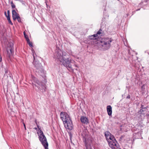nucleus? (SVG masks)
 I'll return each instance as SVG.
<instances>
[{"instance_id":"f257e3e1","label":"nucleus","mask_w":149,"mask_h":149,"mask_svg":"<svg viewBox=\"0 0 149 149\" xmlns=\"http://www.w3.org/2000/svg\"><path fill=\"white\" fill-rule=\"evenodd\" d=\"M65 53H63L61 50L58 49L55 53L54 58L61 62L68 70L72 71L74 69L77 70L76 68L78 67L76 65L75 61L67 57L64 54Z\"/></svg>"},{"instance_id":"f03ea898","label":"nucleus","mask_w":149,"mask_h":149,"mask_svg":"<svg viewBox=\"0 0 149 149\" xmlns=\"http://www.w3.org/2000/svg\"><path fill=\"white\" fill-rule=\"evenodd\" d=\"M38 134L39 136V140L45 148V149H48V144L43 132L39 130L38 132Z\"/></svg>"},{"instance_id":"7ed1b4c3","label":"nucleus","mask_w":149,"mask_h":149,"mask_svg":"<svg viewBox=\"0 0 149 149\" xmlns=\"http://www.w3.org/2000/svg\"><path fill=\"white\" fill-rule=\"evenodd\" d=\"M111 40L109 38H104L102 39L101 41V45L102 48L104 50L109 49L110 47V43Z\"/></svg>"},{"instance_id":"20e7f679","label":"nucleus","mask_w":149,"mask_h":149,"mask_svg":"<svg viewBox=\"0 0 149 149\" xmlns=\"http://www.w3.org/2000/svg\"><path fill=\"white\" fill-rule=\"evenodd\" d=\"M33 79V82H32V84L33 88L36 90H38L41 89V87L42 88V83L40 82L36 78H34Z\"/></svg>"},{"instance_id":"39448f33","label":"nucleus","mask_w":149,"mask_h":149,"mask_svg":"<svg viewBox=\"0 0 149 149\" xmlns=\"http://www.w3.org/2000/svg\"><path fill=\"white\" fill-rule=\"evenodd\" d=\"M61 118L64 122H66L70 120L69 115L66 113L61 112L60 114Z\"/></svg>"},{"instance_id":"423d86ee","label":"nucleus","mask_w":149,"mask_h":149,"mask_svg":"<svg viewBox=\"0 0 149 149\" xmlns=\"http://www.w3.org/2000/svg\"><path fill=\"white\" fill-rule=\"evenodd\" d=\"M104 134L106 140L108 143L115 138L114 136L108 131H106L105 132Z\"/></svg>"},{"instance_id":"0eeeda50","label":"nucleus","mask_w":149,"mask_h":149,"mask_svg":"<svg viewBox=\"0 0 149 149\" xmlns=\"http://www.w3.org/2000/svg\"><path fill=\"white\" fill-rule=\"evenodd\" d=\"M109 146L112 149H115L116 147H117L118 143L115 138L110 141L108 143Z\"/></svg>"},{"instance_id":"6e6552de","label":"nucleus","mask_w":149,"mask_h":149,"mask_svg":"<svg viewBox=\"0 0 149 149\" xmlns=\"http://www.w3.org/2000/svg\"><path fill=\"white\" fill-rule=\"evenodd\" d=\"M13 44L12 43L10 44V47H8L7 48V52L8 55L9 57L12 56L13 54L14 48L13 47Z\"/></svg>"},{"instance_id":"1a4fd4ad","label":"nucleus","mask_w":149,"mask_h":149,"mask_svg":"<svg viewBox=\"0 0 149 149\" xmlns=\"http://www.w3.org/2000/svg\"><path fill=\"white\" fill-rule=\"evenodd\" d=\"M64 124L65 127L66 129L70 130H72L73 125L71 120L66 122H64Z\"/></svg>"},{"instance_id":"9d476101","label":"nucleus","mask_w":149,"mask_h":149,"mask_svg":"<svg viewBox=\"0 0 149 149\" xmlns=\"http://www.w3.org/2000/svg\"><path fill=\"white\" fill-rule=\"evenodd\" d=\"M31 51L33 54V56L34 59L33 64L35 65V66L38 70H40V71H41L42 69L41 68L40 64L38 63H36L35 62V56L34 55V53L35 52L34 51V50L33 49H32Z\"/></svg>"},{"instance_id":"9b49d317","label":"nucleus","mask_w":149,"mask_h":149,"mask_svg":"<svg viewBox=\"0 0 149 149\" xmlns=\"http://www.w3.org/2000/svg\"><path fill=\"white\" fill-rule=\"evenodd\" d=\"M81 122L84 124H87L88 123V121L87 118L84 116H81L80 118Z\"/></svg>"},{"instance_id":"f8f14e48","label":"nucleus","mask_w":149,"mask_h":149,"mask_svg":"<svg viewBox=\"0 0 149 149\" xmlns=\"http://www.w3.org/2000/svg\"><path fill=\"white\" fill-rule=\"evenodd\" d=\"M12 17L14 20H15L17 17H19V15L16 13V11L14 10H12Z\"/></svg>"},{"instance_id":"ddd939ff","label":"nucleus","mask_w":149,"mask_h":149,"mask_svg":"<svg viewBox=\"0 0 149 149\" xmlns=\"http://www.w3.org/2000/svg\"><path fill=\"white\" fill-rule=\"evenodd\" d=\"M107 111L108 115L110 116L112 113V107L110 105L108 106L107 107Z\"/></svg>"},{"instance_id":"4468645a","label":"nucleus","mask_w":149,"mask_h":149,"mask_svg":"<svg viewBox=\"0 0 149 149\" xmlns=\"http://www.w3.org/2000/svg\"><path fill=\"white\" fill-rule=\"evenodd\" d=\"M97 37V34H94L91 36H89V38L90 39H96V37Z\"/></svg>"},{"instance_id":"2eb2a0df","label":"nucleus","mask_w":149,"mask_h":149,"mask_svg":"<svg viewBox=\"0 0 149 149\" xmlns=\"http://www.w3.org/2000/svg\"><path fill=\"white\" fill-rule=\"evenodd\" d=\"M86 149H93L91 146L88 144L86 143H85Z\"/></svg>"},{"instance_id":"dca6fc26","label":"nucleus","mask_w":149,"mask_h":149,"mask_svg":"<svg viewBox=\"0 0 149 149\" xmlns=\"http://www.w3.org/2000/svg\"><path fill=\"white\" fill-rule=\"evenodd\" d=\"M27 43L29 44V45L31 47H32L33 46H32V42H31L30 41H29V38H27Z\"/></svg>"},{"instance_id":"f3484780","label":"nucleus","mask_w":149,"mask_h":149,"mask_svg":"<svg viewBox=\"0 0 149 149\" xmlns=\"http://www.w3.org/2000/svg\"><path fill=\"white\" fill-rule=\"evenodd\" d=\"M6 17L9 23L11 25H13V23L10 20V17L9 16H6Z\"/></svg>"},{"instance_id":"a211bd4d","label":"nucleus","mask_w":149,"mask_h":149,"mask_svg":"<svg viewBox=\"0 0 149 149\" xmlns=\"http://www.w3.org/2000/svg\"><path fill=\"white\" fill-rule=\"evenodd\" d=\"M11 6L12 8H15V4L13 3L12 1L11 2Z\"/></svg>"},{"instance_id":"6ab92c4d","label":"nucleus","mask_w":149,"mask_h":149,"mask_svg":"<svg viewBox=\"0 0 149 149\" xmlns=\"http://www.w3.org/2000/svg\"><path fill=\"white\" fill-rule=\"evenodd\" d=\"M101 30L100 29L99 31L97 33V34H97V35L99 34H100L101 33Z\"/></svg>"},{"instance_id":"aec40b11","label":"nucleus","mask_w":149,"mask_h":149,"mask_svg":"<svg viewBox=\"0 0 149 149\" xmlns=\"http://www.w3.org/2000/svg\"><path fill=\"white\" fill-rule=\"evenodd\" d=\"M24 37H25V38H26V40H27V38H28V37L27 36V35H26L25 32H24Z\"/></svg>"},{"instance_id":"412c9836","label":"nucleus","mask_w":149,"mask_h":149,"mask_svg":"<svg viewBox=\"0 0 149 149\" xmlns=\"http://www.w3.org/2000/svg\"><path fill=\"white\" fill-rule=\"evenodd\" d=\"M18 20V21L19 22H21V19L19 17H19H17V19Z\"/></svg>"},{"instance_id":"4be33fe9","label":"nucleus","mask_w":149,"mask_h":149,"mask_svg":"<svg viewBox=\"0 0 149 149\" xmlns=\"http://www.w3.org/2000/svg\"><path fill=\"white\" fill-rule=\"evenodd\" d=\"M38 128H35V129H36V130H37V133L38 134V131L39 130H40L41 131H42L39 128V127L38 126Z\"/></svg>"},{"instance_id":"5701e85b","label":"nucleus","mask_w":149,"mask_h":149,"mask_svg":"<svg viewBox=\"0 0 149 149\" xmlns=\"http://www.w3.org/2000/svg\"><path fill=\"white\" fill-rule=\"evenodd\" d=\"M7 13H8V16H9V14H10V11L9 10H8L7 11Z\"/></svg>"},{"instance_id":"b1692460","label":"nucleus","mask_w":149,"mask_h":149,"mask_svg":"<svg viewBox=\"0 0 149 149\" xmlns=\"http://www.w3.org/2000/svg\"><path fill=\"white\" fill-rule=\"evenodd\" d=\"M145 85H143L142 86V87H141V88L142 89H144V88L145 87Z\"/></svg>"},{"instance_id":"393cba45","label":"nucleus","mask_w":149,"mask_h":149,"mask_svg":"<svg viewBox=\"0 0 149 149\" xmlns=\"http://www.w3.org/2000/svg\"><path fill=\"white\" fill-rule=\"evenodd\" d=\"M127 98H130V95H128V96L127 97Z\"/></svg>"},{"instance_id":"a878e982","label":"nucleus","mask_w":149,"mask_h":149,"mask_svg":"<svg viewBox=\"0 0 149 149\" xmlns=\"http://www.w3.org/2000/svg\"><path fill=\"white\" fill-rule=\"evenodd\" d=\"M4 13H5V15L6 16H6H8V15H7L6 13V12H5Z\"/></svg>"},{"instance_id":"bb28decb","label":"nucleus","mask_w":149,"mask_h":149,"mask_svg":"<svg viewBox=\"0 0 149 149\" xmlns=\"http://www.w3.org/2000/svg\"><path fill=\"white\" fill-rule=\"evenodd\" d=\"M24 126L25 129H26V126L24 124Z\"/></svg>"},{"instance_id":"cd10ccee","label":"nucleus","mask_w":149,"mask_h":149,"mask_svg":"<svg viewBox=\"0 0 149 149\" xmlns=\"http://www.w3.org/2000/svg\"><path fill=\"white\" fill-rule=\"evenodd\" d=\"M21 2L23 4H24V1H21Z\"/></svg>"},{"instance_id":"c85d7f7f","label":"nucleus","mask_w":149,"mask_h":149,"mask_svg":"<svg viewBox=\"0 0 149 149\" xmlns=\"http://www.w3.org/2000/svg\"><path fill=\"white\" fill-rule=\"evenodd\" d=\"M37 71V72H39V71Z\"/></svg>"},{"instance_id":"c756f323","label":"nucleus","mask_w":149,"mask_h":149,"mask_svg":"<svg viewBox=\"0 0 149 149\" xmlns=\"http://www.w3.org/2000/svg\"><path fill=\"white\" fill-rule=\"evenodd\" d=\"M43 88H45L44 86H43Z\"/></svg>"}]
</instances>
